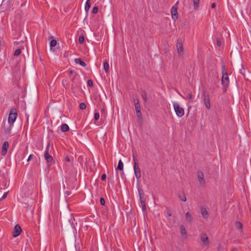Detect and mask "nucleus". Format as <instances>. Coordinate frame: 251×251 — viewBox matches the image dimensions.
Masks as SVG:
<instances>
[{
    "label": "nucleus",
    "mask_w": 251,
    "mask_h": 251,
    "mask_svg": "<svg viewBox=\"0 0 251 251\" xmlns=\"http://www.w3.org/2000/svg\"><path fill=\"white\" fill-rule=\"evenodd\" d=\"M98 12V8L97 6H95L93 8L92 13L93 14H97Z\"/></svg>",
    "instance_id": "36"
},
{
    "label": "nucleus",
    "mask_w": 251,
    "mask_h": 251,
    "mask_svg": "<svg viewBox=\"0 0 251 251\" xmlns=\"http://www.w3.org/2000/svg\"><path fill=\"white\" fill-rule=\"evenodd\" d=\"M215 3H213L212 4H211V8H214L215 7Z\"/></svg>",
    "instance_id": "45"
},
{
    "label": "nucleus",
    "mask_w": 251,
    "mask_h": 251,
    "mask_svg": "<svg viewBox=\"0 0 251 251\" xmlns=\"http://www.w3.org/2000/svg\"><path fill=\"white\" fill-rule=\"evenodd\" d=\"M222 84L223 85L224 88L226 89L229 85V80L226 67L224 65L222 66Z\"/></svg>",
    "instance_id": "1"
},
{
    "label": "nucleus",
    "mask_w": 251,
    "mask_h": 251,
    "mask_svg": "<svg viewBox=\"0 0 251 251\" xmlns=\"http://www.w3.org/2000/svg\"><path fill=\"white\" fill-rule=\"evenodd\" d=\"M201 213L202 216L204 218H207V217H208V212H207V211L206 210V209L205 208L202 207L201 208Z\"/></svg>",
    "instance_id": "20"
},
{
    "label": "nucleus",
    "mask_w": 251,
    "mask_h": 251,
    "mask_svg": "<svg viewBox=\"0 0 251 251\" xmlns=\"http://www.w3.org/2000/svg\"><path fill=\"white\" fill-rule=\"evenodd\" d=\"M9 147V144L7 142H4L2 147V150H1V154L3 155H5L7 151V150Z\"/></svg>",
    "instance_id": "11"
},
{
    "label": "nucleus",
    "mask_w": 251,
    "mask_h": 251,
    "mask_svg": "<svg viewBox=\"0 0 251 251\" xmlns=\"http://www.w3.org/2000/svg\"><path fill=\"white\" fill-rule=\"evenodd\" d=\"M93 83L91 80H89L87 81V85L90 87H92L93 86Z\"/></svg>",
    "instance_id": "40"
},
{
    "label": "nucleus",
    "mask_w": 251,
    "mask_h": 251,
    "mask_svg": "<svg viewBox=\"0 0 251 251\" xmlns=\"http://www.w3.org/2000/svg\"><path fill=\"white\" fill-rule=\"evenodd\" d=\"M123 169H124V164H123L122 161L121 160H120L118 162L117 168L116 169L117 175H118V170H119L122 171L120 173V175H121V176L122 177H123V175H124Z\"/></svg>",
    "instance_id": "8"
},
{
    "label": "nucleus",
    "mask_w": 251,
    "mask_h": 251,
    "mask_svg": "<svg viewBox=\"0 0 251 251\" xmlns=\"http://www.w3.org/2000/svg\"><path fill=\"white\" fill-rule=\"evenodd\" d=\"M17 117V110L15 108H12L10 111L8 123L9 125L13 126Z\"/></svg>",
    "instance_id": "2"
},
{
    "label": "nucleus",
    "mask_w": 251,
    "mask_h": 251,
    "mask_svg": "<svg viewBox=\"0 0 251 251\" xmlns=\"http://www.w3.org/2000/svg\"><path fill=\"white\" fill-rule=\"evenodd\" d=\"M21 231V227L19 225H16L14 228V230L13 232V236L14 237H18L20 234Z\"/></svg>",
    "instance_id": "6"
},
{
    "label": "nucleus",
    "mask_w": 251,
    "mask_h": 251,
    "mask_svg": "<svg viewBox=\"0 0 251 251\" xmlns=\"http://www.w3.org/2000/svg\"><path fill=\"white\" fill-rule=\"evenodd\" d=\"M167 214L169 216H171L172 215V213L170 211H168Z\"/></svg>",
    "instance_id": "46"
},
{
    "label": "nucleus",
    "mask_w": 251,
    "mask_h": 251,
    "mask_svg": "<svg viewBox=\"0 0 251 251\" xmlns=\"http://www.w3.org/2000/svg\"><path fill=\"white\" fill-rule=\"evenodd\" d=\"M34 157V155L33 154H30L29 155L28 159H27V161H29L33 157Z\"/></svg>",
    "instance_id": "44"
},
{
    "label": "nucleus",
    "mask_w": 251,
    "mask_h": 251,
    "mask_svg": "<svg viewBox=\"0 0 251 251\" xmlns=\"http://www.w3.org/2000/svg\"><path fill=\"white\" fill-rule=\"evenodd\" d=\"M56 44H57V42L55 40H54V39L51 40L50 42V50H52L53 47L56 46Z\"/></svg>",
    "instance_id": "24"
},
{
    "label": "nucleus",
    "mask_w": 251,
    "mask_h": 251,
    "mask_svg": "<svg viewBox=\"0 0 251 251\" xmlns=\"http://www.w3.org/2000/svg\"><path fill=\"white\" fill-rule=\"evenodd\" d=\"M21 53V50L20 49H17L14 52V55L18 56Z\"/></svg>",
    "instance_id": "33"
},
{
    "label": "nucleus",
    "mask_w": 251,
    "mask_h": 251,
    "mask_svg": "<svg viewBox=\"0 0 251 251\" xmlns=\"http://www.w3.org/2000/svg\"><path fill=\"white\" fill-rule=\"evenodd\" d=\"M192 98V94L191 93H188L187 95V96L185 99L187 100H191Z\"/></svg>",
    "instance_id": "35"
},
{
    "label": "nucleus",
    "mask_w": 251,
    "mask_h": 251,
    "mask_svg": "<svg viewBox=\"0 0 251 251\" xmlns=\"http://www.w3.org/2000/svg\"><path fill=\"white\" fill-rule=\"evenodd\" d=\"M140 195V205L141 207H142V210L144 211L146 209V205H145V202L144 200H143L141 197V193L139 194Z\"/></svg>",
    "instance_id": "19"
},
{
    "label": "nucleus",
    "mask_w": 251,
    "mask_h": 251,
    "mask_svg": "<svg viewBox=\"0 0 251 251\" xmlns=\"http://www.w3.org/2000/svg\"><path fill=\"white\" fill-rule=\"evenodd\" d=\"M75 62L77 64H79L82 67H85L86 66V63L82 61L80 58H75Z\"/></svg>",
    "instance_id": "18"
},
{
    "label": "nucleus",
    "mask_w": 251,
    "mask_h": 251,
    "mask_svg": "<svg viewBox=\"0 0 251 251\" xmlns=\"http://www.w3.org/2000/svg\"><path fill=\"white\" fill-rule=\"evenodd\" d=\"M60 129L62 132H67L69 130L70 128L66 124H63L60 126Z\"/></svg>",
    "instance_id": "16"
},
{
    "label": "nucleus",
    "mask_w": 251,
    "mask_h": 251,
    "mask_svg": "<svg viewBox=\"0 0 251 251\" xmlns=\"http://www.w3.org/2000/svg\"><path fill=\"white\" fill-rule=\"evenodd\" d=\"M65 160L67 162H71V160H70V158L69 156H65Z\"/></svg>",
    "instance_id": "42"
},
{
    "label": "nucleus",
    "mask_w": 251,
    "mask_h": 251,
    "mask_svg": "<svg viewBox=\"0 0 251 251\" xmlns=\"http://www.w3.org/2000/svg\"><path fill=\"white\" fill-rule=\"evenodd\" d=\"M50 147V143H48L47 145V147H46V150L45 151L44 155H47V154H49Z\"/></svg>",
    "instance_id": "31"
},
{
    "label": "nucleus",
    "mask_w": 251,
    "mask_h": 251,
    "mask_svg": "<svg viewBox=\"0 0 251 251\" xmlns=\"http://www.w3.org/2000/svg\"><path fill=\"white\" fill-rule=\"evenodd\" d=\"M179 198L182 201H186L187 199L185 194L183 193H180L179 194Z\"/></svg>",
    "instance_id": "23"
},
{
    "label": "nucleus",
    "mask_w": 251,
    "mask_h": 251,
    "mask_svg": "<svg viewBox=\"0 0 251 251\" xmlns=\"http://www.w3.org/2000/svg\"><path fill=\"white\" fill-rule=\"evenodd\" d=\"M176 48L177 50V52L179 55H181L183 54V46L181 43H177L176 45Z\"/></svg>",
    "instance_id": "13"
},
{
    "label": "nucleus",
    "mask_w": 251,
    "mask_h": 251,
    "mask_svg": "<svg viewBox=\"0 0 251 251\" xmlns=\"http://www.w3.org/2000/svg\"><path fill=\"white\" fill-rule=\"evenodd\" d=\"M217 44H218V45H220V43H219V41H218Z\"/></svg>",
    "instance_id": "49"
},
{
    "label": "nucleus",
    "mask_w": 251,
    "mask_h": 251,
    "mask_svg": "<svg viewBox=\"0 0 251 251\" xmlns=\"http://www.w3.org/2000/svg\"><path fill=\"white\" fill-rule=\"evenodd\" d=\"M133 100H134L135 108L136 111L140 110L141 107H140L139 100H137V102H136V100L135 99H133Z\"/></svg>",
    "instance_id": "22"
},
{
    "label": "nucleus",
    "mask_w": 251,
    "mask_h": 251,
    "mask_svg": "<svg viewBox=\"0 0 251 251\" xmlns=\"http://www.w3.org/2000/svg\"><path fill=\"white\" fill-rule=\"evenodd\" d=\"M201 97L206 108L207 109H210L211 108V104L210 101L209 95L204 92L202 95Z\"/></svg>",
    "instance_id": "4"
},
{
    "label": "nucleus",
    "mask_w": 251,
    "mask_h": 251,
    "mask_svg": "<svg viewBox=\"0 0 251 251\" xmlns=\"http://www.w3.org/2000/svg\"><path fill=\"white\" fill-rule=\"evenodd\" d=\"M7 194H8V192H5L3 194V195L2 196V197L0 198V201H1L2 200L4 199L5 198H6L7 196Z\"/></svg>",
    "instance_id": "39"
},
{
    "label": "nucleus",
    "mask_w": 251,
    "mask_h": 251,
    "mask_svg": "<svg viewBox=\"0 0 251 251\" xmlns=\"http://www.w3.org/2000/svg\"><path fill=\"white\" fill-rule=\"evenodd\" d=\"M106 175L105 174H103L101 176V179L104 181L106 179Z\"/></svg>",
    "instance_id": "43"
},
{
    "label": "nucleus",
    "mask_w": 251,
    "mask_h": 251,
    "mask_svg": "<svg viewBox=\"0 0 251 251\" xmlns=\"http://www.w3.org/2000/svg\"><path fill=\"white\" fill-rule=\"evenodd\" d=\"M180 233H181V236H182L183 238H187V232H186V230L184 226L183 225H181L180 226Z\"/></svg>",
    "instance_id": "15"
},
{
    "label": "nucleus",
    "mask_w": 251,
    "mask_h": 251,
    "mask_svg": "<svg viewBox=\"0 0 251 251\" xmlns=\"http://www.w3.org/2000/svg\"><path fill=\"white\" fill-rule=\"evenodd\" d=\"M134 99H135V100H136V102H137V100H138L137 99H136V98H134Z\"/></svg>",
    "instance_id": "48"
},
{
    "label": "nucleus",
    "mask_w": 251,
    "mask_h": 251,
    "mask_svg": "<svg viewBox=\"0 0 251 251\" xmlns=\"http://www.w3.org/2000/svg\"><path fill=\"white\" fill-rule=\"evenodd\" d=\"M1 126L2 129L4 130V131L6 134L10 133L11 130L13 126L9 125L8 124H6L5 122H3Z\"/></svg>",
    "instance_id": "5"
},
{
    "label": "nucleus",
    "mask_w": 251,
    "mask_h": 251,
    "mask_svg": "<svg viewBox=\"0 0 251 251\" xmlns=\"http://www.w3.org/2000/svg\"><path fill=\"white\" fill-rule=\"evenodd\" d=\"M195 9H197L199 7L200 0H193Z\"/></svg>",
    "instance_id": "29"
},
{
    "label": "nucleus",
    "mask_w": 251,
    "mask_h": 251,
    "mask_svg": "<svg viewBox=\"0 0 251 251\" xmlns=\"http://www.w3.org/2000/svg\"><path fill=\"white\" fill-rule=\"evenodd\" d=\"M136 111V113H137V116L139 118H141V117H142V113H141V110H138V111Z\"/></svg>",
    "instance_id": "38"
},
{
    "label": "nucleus",
    "mask_w": 251,
    "mask_h": 251,
    "mask_svg": "<svg viewBox=\"0 0 251 251\" xmlns=\"http://www.w3.org/2000/svg\"><path fill=\"white\" fill-rule=\"evenodd\" d=\"M45 158L47 162L48 165L50 166L54 163V160L52 156L49 154L47 155H44Z\"/></svg>",
    "instance_id": "9"
},
{
    "label": "nucleus",
    "mask_w": 251,
    "mask_h": 251,
    "mask_svg": "<svg viewBox=\"0 0 251 251\" xmlns=\"http://www.w3.org/2000/svg\"><path fill=\"white\" fill-rule=\"evenodd\" d=\"M134 171L135 177L139 179L141 176L140 169L138 165H134Z\"/></svg>",
    "instance_id": "10"
},
{
    "label": "nucleus",
    "mask_w": 251,
    "mask_h": 251,
    "mask_svg": "<svg viewBox=\"0 0 251 251\" xmlns=\"http://www.w3.org/2000/svg\"><path fill=\"white\" fill-rule=\"evenodd\" d=\"M86 107V104L84 102L81 103L79 105V108L81 109H85Z\"/></svg>",
    "instance_id": "34"
},
{
    "label": "nucleus",
    "mask_w": 251,
    "mask_h": 251,
    "mask_svg": "<svg viewBox=\"0 0 251 251\" xmlns=\"http://www.w3.org/2000/svg\"><path fill=\"white\" fill-rule=\"evenodd\" d=\"M79 43L80 44H82L84 42V36L83 34H82L78 38Z\"/></svg>",
    "instance_id": "26"
},
{
    "label": "nucleus",
    "mask_w": 251,
    "mask_h": 251,
    "mask_svg": "<svg viewBox=\"0 0 251 251\" xmlns=\"http://www.w3.org/2000/svg\"><path fill=\"white\" fill-rule=\"evenodd\" d=\"M100 118V114L99 113H95L94 114V119L95 120H98Z\"/></svg>",
    "instance_id": "37"
},
{
    "label": "nucleus",
    "mask_w": 251,
    "mask_h": 251,
    "mask_svg": "<svg viewBox=\"0 0 251 251\" xmlns=\"http://www.w3.org/2000/svg\"><path fill=\"white\" fill-rule=\"evenodd\" d=\"M232 251H237V250L236 249H233V250H232Z\"/></svg>",
    "instance_id": "47"
},
{
    "label": "nucleus",
    "mask_w": 251,
    "mask_h": 251,
    "mask_svg": "<svg viewBox=\"0 0 251 251\" xmlns=\"http://www.w3.org/2000/svg\"><path fill=\"white\" fill-rule=\"evenodd\" d=\"M103 68L105 72H108L109 70V65L107 62H105L103 64Z\"/></svg>",
    "instance_id": "25"
},
{
    "label": "nucleus",
    "mask_w": 251,
    "mask_h": 251,
    "mask_svg": "<svg viewBox=\"0 0 251 251\" xmlns=\"http://www.w3.org/2000/svg\"><path fill=\"white\" fill-rule=\"evenodd\" d=\"M198 178H199L200 183L201 185H203L204 184V180L203 175L202 173L201 172H199L198 173Z\"/></svg>",
    "instance_id": "14"
},
{
    "label": "nucleus",
    "mask_w": 251,
    "mask_h": 251,
    "mask_svg": "<svg viewBox=\"0 0 251 251\" xmlns=\"http://www.w3.org/2000/svg\"><path fill=\"white\" fill-rule=\"evenodd\" d=\"M91 7V2L90 0H87L85 5V10L86 12H88Z\"/></svg>",
    "instance_id": "21"
},
{
    "label": "nucleus",
    "mask_w": 251,
    "mask_h": 251,
    "mask_svg": "<svg viewBox=\"0 0 251 251\" xmlns=\"http://www.w3.org/2000/svg\"><path fill=\"white\" fill-rule=\"evenodd\" d=\"M132 157H133V161L134 162V165H137V162H138V159L135 156L134 154H132Z\"/></svg>",
    "instance_id": "32"
},
{
    "label": "nucleus",
    "mask_w": 251,
    "mask_h": 251,
    "mask_svg": "<svg viewBox=\"0 0 251 251\" xmlns=\"http://www.w3.org/2000/svg\"><path fill=\"white\" fill-rule=\"evenodd\" d=\"M142 98L145 102H146L148 100L147 94L145 92H144L142 94Z\"/></svg>",
    "instance_id": "30"
},
{
    "label": "nucleus",
    "mask_w": 251,
    "mask_h": 251,
    "mask_svg": "<svg viewBox=\"0 0 251 251\" xmlns=\"http://www.w3.org/2000/svg\"><path fill=\"white\" fill-rule=\"evenodd\" d=\"M171 13L172 19L176 20L178 17L177 7L175 6H173L171 8Z\"/></svg>",
    "instance_id": "7"
},
{
    "label": "nucleus",
    "mask_w": 251,
    "mask_h": 251,
    "mask_svg": "<svg viewBox=\"0 0 251 251\" xmlns=\"http://www.w3.org/2000/svg\"><path fill=\"white\" fill-rule=\"evenodd\" d=\"M235 226L237 228L242 229L243 227V225L241 222L237 221L235 223Z\"/></svg>",
    "instance_id": "28"
},
{
    "label": "nucleus",
    "mask_w": 251,
    "mask_h": 251,
    "mask_svg": "<svg viewBox=\"0 0 251 251\" xmlns=\"http://www.w3.org/2000/svg\"><path fill=\"white\" fill-rule=\"evenodd\" d=\"M186 220L187 222L191 223L192 222L193 218L192 215L187 212L185 214Z\"/></svg>",
    "instance_id": "17"
},
{
    "label": "nucleus",
    "mask_w": 251,
    "mask_h": 251,
    "mask_svg": "<svg viewBox=\"0 0 251 251\" xmlns=\"http://www.w3.org/2000/svg\"><path fill=\"white\" fill-rule=\"evenodd\" d=\"M173 106L176 115L179 117H181L184 115V110L183 108L179 106L178 103L173 102Z\"/></svg>",
    "instance_id": "3"
},
{
    "label": "nucleus",
    "mask_w": 251,
    "mask_h": 251,
    "mask_svg": "<svg viewBox=\"0 0 251 251\" xmlns=\"http://www.w3.org/2000/svg\"><path fill=\"white\" fill-rule=\"evenodd\" d=\"M200 237L201 241L203 242L204 245H208L209 244L208 238L205 234H201Z\"/></svg>",
    "instance_id": "12"
},
{
    "label": "nucleus",
    "mask_w": 251,
    "mask_h": 251,
    "mask_svg": "<svg viewBox=\"0 0 251 251\" xmlns=\"http://www.w3.org/2000/svg\"><path fill=\"white\" fill-rule=\"evenodd\" d=\"M100 203L102 205H104L105 204V200L104 198H101L100 199Z\"/></svg>",
    "instance_id": "41"
},
{
    "label": "nucleus",
    "mask_w": 251,
    "mask_h": 251,
    "mask_svg": "<svg viewBox=\"0 0 251 251\" xmlns=\"http://www.w3.org/2000/svg\"><path fill=\"white\" fill-rule=\"evenodd\" d=\"M68 75H69L71 79L73 81H74V78L72 77V75H74V72L72 70H69L67 71Z\"/></svg>",
    "instance_id": "27"
}]
</instances>
